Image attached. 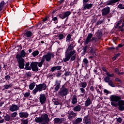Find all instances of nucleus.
Wrapping results in <instances>:
<instances>
[{"instance_id":"aec40b11","label":"nucleus","mask_w":124,"mask_h":124,"mask_svg":"<svg viewBox=\"0 0 124 124\" xmlns=\"http://www.w3.org/2000/svg\"><path fill=\"white\" fill-rule=\"evenodd\" d=\"M20 118H24V119H27L29 117V113L27 112H22L19 113Z\"/></svg>"},{"instance_id":"f704fd0d","label":"nucleus","mask_w":124,"mask_h":124,"mask_svg":"<svg viewBox=\"0 0 124 124\" xmlns=\"http://www.w3.org/2000/svg\"><path fill=\"white\" fill-rule=\"evenodd\" d=\"M115 12H116V10H113L112 11H111V13H109L107 17L108 18H111V17H112L113 16V15H114V13H115Z\"/></svg>"},{"instance_id":"412c9836","label":"nucleus","mask_w":124,"mask_h":124,"mask_svg":"<svg viewBox=\"0 0 124 124\" xmlns=\"http://www.w3.org/2000/svg\"><path fill=\"white\" fill-rule=\"evenodd\" d=\"M78 97L76 95H73L72 98V103L73 105H75V104H76V103L78 102Z\"/></svg>"},{"instance_id":"20e7f679","label":"nucleus","mask_w":124,"mask_h":124,"mask_svg":"<svg viewBox=\"0 0 124 124\" xmlns=\"http://www.w3.org/2000/svg\"><path fill=\"white\" fill-rule=\"evenodd\" d=\"M47 89V85L46 83H41L36 85L35 88L32 91L33 94H36L38 92H42L45 91Z\"/></svg>"},{"instance_id":"ea45409f","label":"nucleus","mask_w":124,"mask_h":124,"mask_svg":"<svg viewBox=\"0 0 124 124\" xmlns=\"http://www.w3.org/2000/svg\"><path fill=\"white\" fill-rule=\"evenodd\" d=\"M39 54V51H38V50L34 51L32 53V55L33 57H36V56H37Z\"/></svg>"},{"instance_id":"39448f33","label":"nucleus","mask_w":124,"mask_h":124,"mask_svg":"<svg viewBox=\"0 0 124 124\" xmlns=\"http://www.w3.org/2000/svg\"><path fill=\"white\" fill-rule=\"evenodd\" d=\"M68 94V89L65 88L64 85H62L58 92V96L63 98L64 96H66Z\"/></svg>"},{"instance_id":"4d7b16f0","label":"nucleus","mask_w":124,"mask_h":124,"mask_svg":"<svg viewBox=\"0 0 124 124\" xmlns=\"http://www.w3.org/2000/svg\"><path fill=\"white\" fill-rule=\"evenodd\" d=\"M124 27V22H122V26H119L118 28H116V29H118V30H122V29H123V27Z\"/></svg>"},{"instance_id":"4468645a","label":"nucleus","mask_w":124,"mask_h":124,"mask_svg":"<svg viewBox=\"0 0 124 124\" xmlns=\"http://www.w3.org/2000/svg\"><path fill=\"white\" fill-rule=\"evenodd\" d=\"M84 124H92V119L89 116H84L83 119Z\"/></svg>"},{"instance_id":"4be33fe9","label":"nucleus","mask_w":124,"mask_h":124,"mask_svg":"<svg viewBox=\"0 0 124 124\" xmlns=\"http://www.w3.org/2000/svg\"><path fill=\"white\" fill-rule=\"evenodd\" d=\"M92 103V100H91V98L88 97L86 100V101H85V104H84L85 107H88V106H90V105H91Z\"/></svg>"},{"instance_id":"9b49d317","label":"nucleus","mask_w":124,"mask_h":124,"mask_svg":"<svg viewBox=\"0 0 124 124\" xmlns=\"http://www.w3.org/2000/svg\"><path fill=\"white\" fill-rule=\"evenodd\" d=\"M53 122L55 124H64V123H65V118H60L56 117L54 118V119L53 120Z\"/></svg>"},{"instance_id":"5701e85b","label":"nucleus","mask_w":124,"mask_h":124,"mask_svg":"<svg viewBox=\"0 0 124 124\" xmlns=\"http://www.w3.org/2000/svg\"><path fill=\"white\" fill-rule=\"evenodd\" d=\"M44 56H45L46 62H50V61H51V57L50 53L48 52L46 55Z\"/></svg>"},{"instance_id":"49530a36","label":"nucleus","mask_w":124,"mask_h":124,"mask_svg":"<svg viewBox=\"0 0 124 124\" xmlns=\"http://www.w3.org/2000/svg\"><path fill=\"white\" fill-rule=\"evenodd\" d=\"M117 8L121 10L124 9V5H123V4H119L117 6Z\"/></svg>"},{"instance_id":"473e14b6","label":"nucleus","mask_w":124,"mask_h":124,"mask_svg":"<svg viewBox=\"0 0 124 124\" xmlns=\"http://www.w3.org/2000/svg\"><path fill=\"white\" fill-rule=\"evenodd\" d=\"M81 84H80L79 85L81 86V87H82V88L85 89V88H86V87H87V85H88V83H87L86 82H80Z\"/></svg>"},{"instance_id":"393cba45","label":"nucleus","mask_w":124,"mask_h":124,"mask_svg":"<svg viewBox=\"0 0 124 124\" xmlns=\"http://www.w3.org/2000/svg\"><path fill=\"white\" fill-rule=\"evenodd\" d=\"M35 123H40V124H41L42 123V119L41 118V116L39 117H36L35 118Z\"/></svg>"},{"instance_id":"c9c22d12","label":"nucleus","mask_w":124,"mask_h":124,"mask_svg":"<svg viewBox=\"0 0 124 124\" xmlns=\"http://www.w3.org/2000/svg\"><path fill=\"white\" fill-rule=\"evenodd\" d=\"M5 4V2H4V1H2L0 3V11H1V10H2V7H3V6H4Z\"/></svg>"},{"instance_id":"9d476101","label":"nucleus","mask_w":124,"mask_h":124,"mask_svg":"<svg viewBox=\"0 0 124 124\" xmlns=\"http://www.w3.org/2000/svg\"><path fill=\"white\" fill-rule=\"evenodd\" d=\"M61 83H62L61 80L58 79L56 80L54 85V92H55V93H57V92H59V90L61 89Z\"/></svg>"},{"instance_id":"1a4fd4ad","label":"nucleus","mask_w":124,"mask_h":124,"mask_svg":"<svg viewBox=\"0 0 124 124\" xmlns=\"http://www.w3.org/2000/svg\"><path fill=\"white\" fill-rule=\"evenodd\" d=\"M71 13H72L71 11H66L64 13L60 14L59 17L60 18L62 19H65V18H67L65 20V21H66V20L68 19V17L69 16L71 15Z\"/></svg>"},{"instance_id":"f257e3e1","label":"nucleus","mask_w":124,"mask_h":124,"mask_svg":"<svg viewBox=\"0 0 124 124\" xmlns=\"http://www.w3.org/2000/svg\"><path fill=\"white\" fill-rule=\"evenodd\" d=\"M122 98L120 96L114 95H111L110 96V100L111 102V105L114 107H118L120 111L124 110V100H121Z\"/></svg>"},{"instance_id":"603ef678","label":"nucleus","mask_w":124,"mask_h":124,"mask_svg":"<svg viewBox=\"0 0 124 124\" xmlns=\"http://www.w3.org/2000/svg\"><path fill=\"white\" fill-rule=\"evenodd\" d=\"M29 124V120L28 119L24 120L21 124Z\"/></svg>"},{"instance_id":"3c124183","label":"nucleus","mask_w":124,"mask_h":124,"mask_svg":"<svg viewBox=\"0 0 124 124\" xmlns=\"http://www.w3.org/2000/svg\"><path fill=\"white\" fill-rule=\"evenodd\" d=\"M116 121L118 123H120V124H121V123L123 122V119L121 117H119L116 118Z\"/></svg>"},{"instance_id":"79ce46f5","label":"nucleus","mask_w":124,"mask_h":124,"mask_svg":"<svg viewBox=\"0 0 124 124\" xmlns=\"http://www.w3.org/2000/svg\"><path fill=\"white\" fill-rule=\"evenodd\" d=\"M81 93H82L80 94V95H81L82 96H84V94H85V93H86V92L85 91V89L83 88H81L79 89Z\"/></svg>"},{"instance_id":"a19ab883","label":"nucleus","mask_w":124,"mask_h":124,"mask_svg":"<svg viewBox=\"0 0 124 124\" xmlns=\"http://www.w3.org/2000/svg\"><path fill=\"white\" fill-rule=\"evenodd\" d=\"M68 115H71L74 118H75L76 116H77V114L75 113H74L73 111H71L70 112L68 113Z\"/></svg>"},{"instance_id":"2f4dec72","label":"nucleus","mask_w":124,"mask_h":124,"mask_svg":"<svg viewBox=\"0 0 124 124\" xmlns=\"http://www.w3.org/2000/svg\"><path fill=\"white\" fill-rule=\"evenodd\" d=\"M74 111H80L81 110V106L78 105L76 107H75L73 108Z\"/></svg>"},{"instance_id":"ddd939ff","label":"nucleus","mask_w":124,"mask_h":124,"mask_svg":"<svg viewBox=\"0 0 124 124\" xmlns=\"http://www.w3.org/2000/svg\"><path fill=\"white\" fill-rule=\"evenodd\" d=\"M46 99V95L44 93H41L39 96L40 103H41V104H45Z\"/></svg>"},{"instance_id":"bb28decb","label":"nucleus","mask_w":124,"mask_h":124,"mask_svg":"<svg viewBox=\"0 0 124 124\" xmlns=\"http://www.w3.org/2000/svg\"><path fill=\"white\" fill-rule=\"evenodd\" d=\"M25 70H31V66H30V62H27L25 63V67L24 68Z\"/></svg>"},{"instance_id":"338daca9","label":"nucleus","mask_w":124,"mask_h":124,"mask_svg":"<svg viewBox=\"0 0 124 124\" xmlns=\"http://www.w3.org/2000/svg\"><path fill=\"white\" fill-rule=\"evenodd\" d=\"M68 118L69 120H70V121H72V120H73V118L74 117L71 116L70 114H69V115L68 116Z\"/></svg>"},{"instance_id":"e433bc0d","label":"nucleus","mask_w":124,"mask_h":124,"mask_svg":"<svg viewBox=\"0 0 124 124\" xmlns=\"http://www.w3.org/2000/svg\"><path fill=\"white\" fill-rule=\"evenodd\" d=\"M58 38L60 40H62L63 38H65V36L63 34H59L58 35Z\"/></svg>"},{"instance_id":"a878e982","label":"nucleus","mask_w":124,"mask_h":124,"mask_svg":"<svg viewBox=\"0 0 124 124\" xmlns=\"http://www.w3.org/2000/svg\"><path fill=\"white\" fill-rule=\"evenodd\" d=\"M51 18H52V21H54V24H58L59 22V19H58V17L57 16L54 17V16H52Z\"/></svg>"},{"instance_id":"680f3d73","label":"nucleus","mask_w":124,"mask_h":124,"mask_svg":"<svg viewBox=\"0 0 124 124\" xmlns=\"http://www.w3.org/2000/svg\"><path fill=\"white\" fill-rule=\"evenodd\" d=\"M43 65V63L41 62H38V66L39 67H42V65Z\"/></svg>"},{"instance_id":"6e6552de","label":"nucleus","mask_w":124,"mask_h":124,"mask_svg":"<svg viewBox=\"0 0 124 124\" xmlns=\"http://www.w3.org/2000/svg\"><path fill=\"white\" fill-rule=\"evenodd\" d=\"M38 62H31L30 66L31 70L32 69V71L37 72L38 71V67L37 66Z\"/></svg>"},{"instance_id":"5fc2aeb1","label":"nucleus","mask_w":124,"mask_h":124,"mask_svg":"<svg viewBox=\"0 0 124 124\" xmlns=\"http://www.w3.org/2000/svg\"><path fill=\"white\" fill-rule=\"evenodd\" d=\"M31 72H28L26 73L25 75L27 77H31Z\"/></svg>"},{"instance_id":"f8f14e48","label":"nucleus","mask_w":124,"mask_h":124,"mask_svg":"<svg viewBox=\"0 0 124 124\" xmlns=\"http://www.w3.org/2000/svg\"><path fill=\"white\" fill-rule=\"evenodd\" d=\"M109 13H110V8L108 6H107L104 8L102 10V16H106V15H109Z\"/></svg>"},{"instance_id":"c756f323","label":"nucleus","mask_w":124,"mask_h":124,"mask_svg":"<svg viewBox=\"0 0 124 124\" xmlns=\"http://www.w3.org/2000/svg\"><path fill=\"white\" fill-rule=\"evenodd\" d=\"M4 119L6 122H9L10 121V115L6 114V115L4 116Z\"/></svg>"},{"instance_id":"a18cd8bd","label":"nucleus","mask_w":124,"mask_h":124,"mask_svg":"<svg viewBox=\"0 0 124 124\" xmlns=\"http://www.w3.org/2000/svg\"><path fill=\"white\" fill-rule=\"evenodd\" d=\"M106 74L108 77H109V78H110V77L112 78L113 77H114V76H115L114 74H110V73L109 72L108 73H106Z\"/></svg>"},{"instance_id":"7c9ffc66","label":"nucleus","mask_w":124,"mask_h":124,"mask_svg":"<svg viewBox=\"0 0 124 124\" xmlns=\"http://www.w3.org/2000/svg\"><path fill=\"white\" fill-rule=\"evenodd\" d=\"M72 36V34L69 33L67 35L66 41L67 42H70V40H71V37Z\"/></svg>"},{"instance_id":"f3484780","label":"nucleus","mask_w":124,"mask_h":124,"mask_svg":"<svg viewBox=\"0 0 124 124\" xmlns=\"http://www.w3.org/2000/svg\"><path fill=\"white\" fill-rule=\"evenodd\" d=\"M74 46H72V45H69L65 52V55L69 54V52H73L74 51Z\"/></svg>"},{"instance_id":"f03ea898","label":"nucleus","mask_w":124,"mask_h":124,"mask_svg":"<svg viewBox=\"0 0 124 124\" xmlns=\"http://www.w3.org/2000/svg\"><path fill=\"white\" fill-rule=\"evenodd\" d=\"M25 51H26V49H23L21 51L20 54L17 53L16 55V59L17 60L19 69H24L25 67V62L26 61L23 58H25L27 55V53Z\"/></svg>"},{"instance_id":"423d86ee","label":"nucleus","mask_w":124,"mask_h":124,"mask_svg":"<svg viewBox=\"0 0 124 124\" xmlns=\"http://www.w3.org/2000/svg\"><path fill=\"white\" fill-rule=\"evenodd\" d=\"M98 39L95 37H93V34L90 33L88 34L85 41H84V45H88L90 42H93L94 43H96L98 41Z\"/></svg>"},{"instance_id":"58836bf2","label":"nucleus","mask_w":124,"mask_h":124,"mask_svg":"<svg viewBox=\"0 0 124 124\" xmlns=\"http://www.w3.org/2000/svg\"><path fill=\"white\" fill-rule=\"evenodd\" d=\"M97 37L98 38V39H100V38H101V37H102V31H99L97 33Z\"/></svg>"},{"instance_id":"2eb2a0df","label":"nucleus","mask_w":124,"mask_h":124,"mask_svg":"<svg viewBox=\"0 0 124 124\" xmlns=\"http://www.w3.org/2000/svg\"><path fill=\"white\" fill-rule=\"evenodd\" d=\"M9 110L11 112H15V111H17L19 110V107L17 105L12 104V105L10 106Z\"/></svg>"},{"instance_id":"cd10ccee","label":"nucleus","mask_w":124,"mask_h":124,"mask_svg":"<svg viewBox=\"0 0 124 124\" xmlns=\"http://www.w3.org/2000/svg\"><path fill=\"white\" fill-rule=\"evenodd\" d=\"M34 87H35V82H33L32 83H31L29 85V89L31 90V91H32L33 89H34Z\"/></svg>"},{"instance_id":"c85d7f7f","label":"nucleus","mask_w":124,"mask_h":124,"mask_svg":"<svg viewBox=\"0 0 124 124\" xmlns=\"http://www.w3.org/2000/svg\"><path fill=\"white\" fill-rule=\"evenodd\" d=\"M52 101L54 103V105H60V102L58 100V99L56 98H53L52 99Z\"/></svg>"},{"instance_id":"dca6fc26","label":"nucleus","mask_w":124,"mask_h":124,"mask_svg":"<svg viewBox=\"0 0 124 124\" xmlns=\"http://www.w3.org/2000/svg\"><path fill=\"white\" fill-rule=\"evenodd\" d=\"M93 4L92 3H86L83 5V7L82 8V10L83 11H85V10H87V9H91L93 8Z\"/></svg>"},{"instance_id":"37998d69","label":"nucleus","mask_w":124,"mask_h":124,"mask_svg":"<svg viewBox=\"0 0 124 124\" xmlns=\"http://www.w3.org/2000/svg\"><path fill=\"white\" fill-rule=\"evenodd\" d=\"M104 80L106 83H108L110 82V81H111V80L110 79V78H109V77L108 76L105 77Z\"/></svg>"},{"instance_id":"6e6d98bb","label":"nucleus","mask_w":124,"mask_h":124,"mask_svg":"<svg viewBox=\"0 0 124 124\" xmlns=\"http://www.w3.org/2000/svg\"><path fill=\"white\" fill-rule=\"evenodd\" d=\"M115 81L116 82H119L120 84L123 83V81H122V80H121L120 78H115Z\"/></svg>"},{"instance_id":"bf43d9fd","label":"nucleus","mask_w":124,"mask_h":124,"mask_svg":"<svg viewBox=\"0 0 124 124\" xmlns=\"http://www.w3.org/2000/svg\"><path fill=\"white\" fill-rule=\"evenodd\" d=\"M90 53H91V54H93V56H96V54L95 53V52H93V47H92L91 50L90 51Z\"/></svg>"},{"instance_id":"c03bdc74","label":"nucleus","mask_w":124,"mask_h":124,"mask_svg":"<svg viewBox=\"0 0 124 124\" xmlns=\"http://www.w3.org/2000/svg\"><path fill=\"white\" fill-rule=\"evenodd\" d=\"M83 63L86 65L87 66L88 63H89V60H88V59L87 58H84L83 60Z\"/></svg>"},{"instance_id":"0e129e2a","label":"nucleus","mask_w":124,"mask_h":124,"mask_svg":"<svg viewBox=\"0 0 124 124\" xmlns=\"http://www.w3.org/2000/svg\"><path fill=\"white\" fill-rule=\"evenodd\" d=\"M89 0H83L82 1H83V5L88 3V2H89Z\"/></svg>"},{"instance_id":"13d9d810","label":"nucleus","mask_w":124,"mask_h":124,"mask_svg":"<svg viewBox=\"0 0 124 124\" xmlns=\"http://www.w3.org/2000/svg\"><path fill=\"white\" fill-rule=\"evenodd\" d=\"M48 19H49V16H46L44 19H43L42 21L43 22L45 23L46 21H48Z\"/></svg>"},{"instance_id":"4c0bfd02","label":"nucleus","mask_w":124,"mask_h":124,"mask_svg":"<svg viewBox=\"0 0 124 124\" xmlns=\"http://www.w3.org/2000/svg\"><path fill=\"white\" fill-rule=\"evenodd\" d=\"M123 23V20L120 19V21H119L116 24L115 28V29H118V28L119 27V26H120V25H121V24Z\"/></svg>"},{"instance_id":"6ab92c4d","label":"nucleus","mask_w":124,"mask_h":124,"mask_svg":"<svg viewBox=\"0 0 124 124\" xmlns=\"http://www.w3.org/2000/svg\"><path fill=\"white\" fill-rule=\"evenodd\" d=\"M62 66L58 65V66H55L51 67V68L50 70V72H54V71H56V70L59 71L61 70L62 69Z\"/></svg>"},{"instance_id":"de8ad7c7","label":"nucleus","mask_w":124,"mask_h":124,"mask_svg":"<svg viewBox=\"0 0 124 124\" xmlns=\"http://www.w3.org/2000/svg\"><path fill=\"white\" fill-rule=\"evenodd\" d=\"M89 47V46L86 45L84 47H83V53H87V50H88V48Z\"/></svg>"},{"instance_id":"8fccbe9b","label":"nucleus","mask_w":124,"mask_h":124,"mask_svg":"<svg viewBox=\"0 0 124 124\" xmlns=\"http://www.w3.org/2000/svg\"><path fill=\"white\" fill-rule=\"evenodd\" d=\"M24 95V97H29L31 95V93L30 92H26Z\"/></svg>"},{"instance_id":"7ed1b4c3","label":"nucleus","mask_w":124,"mask_h":124,"mask_svg":"<svg viewBox=\"0 0 124 124\" xmlns=\"http://www.w3.org/2000/svg\"><path fill=\"white\" fill-rule=\"evenodd\" d=\"M75 54H76V50L70 51L69 53H68V54H65V58L63 60L64 62H68L69 60H71V62L75 61V59H76V55H75Z\"/></svg>"},{"instance_id":"09e8293b","label":"nucleus","mask_w":124,"mask_h":124,"mask_svg":"<svg viewBox=\"0 0 124 124\" xmlns=\"http://www.w3.org/2000/svg\"><path fill=\"white\" fill-rule=\"evenodd\" d=\"M3 87L5 90H8L9 88H11V85H4Z\"/></svg>"},{"instance_id":"69168bd1","label":"nucleus","mask_w":124,"mask_h":124,"mask_svg":"<svg viewBox=\"0 0 124 124\" xmlns=\"http://www.w3.org/2000/svg\"><path fill=\"white\" fill-rule=\"evenodd\" d=\"M65 76H69L70 75V71H65V73H64Z\"/></svg>"},{"instance_id":"774afa93","label":"nucleus","mask_w":124,"mask_h":124,"mask_svg":"<svg viewBox=\"0 0 124 124\" xmlns=\"http://www.w3.org/2000/svg\"><path fill=\"white\" fill-rule=\"evenodd\" d=\"M5 80H9L10 79V76H9V75H8L5 76Z\"/></svg>"},{"instance_id":"e2e57ef3","label":"nucleus","mask_w":124,"mask_h":124,"mask_svg":"<svg viewBox=\"0 0 124 124\" xmlns=\"http://www.w3.org/2000/svg\"><path fill=\"white\" fill-rule=\"evenodd\" d=\"M45 56L44 55L42 57V59L41 60V62H42L43 63H44V62H45Z\"/></svg>"},{"instance_id":"a211bd4d","label":"nucleus","mask_w":124,"mask_h":124,"mask_svg":"<svg viewBox=\"0 0 124 124\" xmlns=\"http://www.w3.org/2000/svg\"><path fill=\"white\" fill-rule=\"evenodd\" d=\"M33 34H32V32L31 31H27L24 33L23 37H24L25 39H27L26 37H31Z\"/></svg>"},{"instance_id":"b1692460","label":"nucleus","mask_w":124,"mask_h":124,"mask_svg":"<svg viewBox=\"0 0 124 124\" xmlns=\"http://www.w3.org/2000/svg\"><path fill=\"white\" fill-rule=\"evenodd\" d=\"M82 121H83V119H82V118H78L76 120L74 121L73 124H79L80 123H82Z\"/></svg>"},{"instance_id":"864d4df0","label":"nucleus","mask_w":124,"mask_h":124,"mask_svg":"<svg viewBox=\"0 0 124 124\" xmlns=\"http://www.w3.org/2000/svg\"><path fill=\"white\" fill-rule=\"evenodd\" d=\"M12 118H15L17 116V112H13L11 114Z\"/></svg>"},{"instance_id":"72a5a7b5","label":"nucleus","mask_w":124,"mask_h":124,"mask_svg":"<svg viewBox=\"0 0 124 124\" xmlns=\"http://www.w3.org/2000/svg\"><path fill=\"white\" fill-rule=\"evenodd\" d=\"M108 86H110V87H112V88H115L116 86H115V84H114V82H113V80H111L109 81V82L108 83Z\"/></svg>"},{"instance_id":"0eeeda50","label":"nucleus","mask_w":124,"mask_h":124,"mask_svg":"<svg viewBox=\"0 0 124 124\" xmlns=\"http://www.w3.org/2000/svg\"><path fill=\"white\" fill-rule=\"evenodd\" d=\"M121 0H108L104 3L103 1L101 2V3L99 4V5L100 6V7H104L105 6H107L108 5H115V3H117V2H119ZM102 4H105L104 5Z\"/></svg>"},{"instance_id":"052dcab7","label":"nucleus","mask_w":124,"mask_h":124,"mask_svg":"<svg viewBox=\"0 0 124 124\" xmlns=\"http://www.w3.org/2000/svg\"><path fill=\"white\" fill-rule=\"evenodd\" d=\"M59 71H58L56 73V77H57L58 78H59V77H61V75H62V73H59Z\"/></svg>"}]
</instances>
